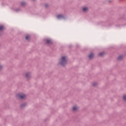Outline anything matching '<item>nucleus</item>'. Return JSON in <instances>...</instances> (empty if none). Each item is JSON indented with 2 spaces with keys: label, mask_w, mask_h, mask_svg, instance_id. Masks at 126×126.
<instances>
[{
  "label": "nucleus",
  "mask_w": 126,
  "mask_h": 126,
  "mask_svg": "<svg viewBox=\"0 0 126 126\" xmlns=\"http://www.w3.org/2000/svg\"><path fill=\"white\" fill-rule=\"evenodd\" d=\"M67 58L66 57H63L61 58V61L60 62V64L61 65H65L66 64V63H67Z\"/></svg>",
  "instance_id": "1"
},
{
  "label": "nucleus",
  "mask_w": 126,
  "mask_h": 126,
  "mask_svg": "<svg viewBox=\"0 0 126 126\" xmlns=\"http://www.w3.org/2000/svg\"><path fill=\"white\" fill-rule=\"evenodd\" d=\"M18 97H19L21 99H25V98H26V95L23 94H18Z\"/></svg>",
  "instance_id": "2"
},
{
  "label": "nucleus",
  "mask_w": 126,
  "mask_h": 126,
  "mask_svg": "<svg viewBox=\"0 0 126 126\" xmlns=\"http://www.w3.org/2000/svg\"><path fill=\"white\" fill-rule=\"evenodd\" d=\"M57 18L58 19H61V18H63V16L62 14L58 15L57 16Z\"/></svg>",
  "instance_id": "3"
},
{
  "label": "nucleus",
  "mask_w": 126,
  "mask_h": 126,
  "mask_svg": "<svg viewBox=\"0 0 126 126\" xmlns=\"http://www.w3.org/2000/svg\"><path fill=\"white\" fill-rule=\"evenodd\" d=\"M78 110V107L75 106L73 107V111H77Z\"/></svg>",
  "instance_id": "4"
},
{
  "label": "nucleus",
  "mask_w": 126,
  "mask_h": 126,
  "mask_svg": "<svg viewBox=\"0 0 126 126\" xmlns=\"http://www.w3.org/2000/svg\"><path fill=\"white\" fill-rule=\"evenodd\" d=\"M93 57H94V54H91L89 56V59H92V58H93Z\"/></svg>",
  "instance_id": "5"
},
{
  "label": "nucleus",
  "mask_w": 126,
  "mask_h": 126,
  "mask_svg": "<svg viewBox=\"0 0 126 126\" xmlns=\"http://www.w3.org/2000/svg\"><path fill=\"white\" fill-rule=\"evenodd\" d=\"M46 43L47 44H51V43H52V40H51V39H47L46 40Z\"/></svg>",
  "instance_id": "6"
},
{
  "label": "nucleus",
  "mask_w": 126,
  "mask_h": 126,
  "mask_svg": "<svg viewBox=\"0 0 126 126\" xmlns=\"http://www.w3.org/2000/svg\"><path fill=\"white\" fill-rule=\"evenodd\" d=\"M99 56H100V57H103V56L104 55H105V53H104V52H101V53H99Z\"/></svg>",
  "instance_id": "7"
},
{
  "label": "nucleus",
  "mask_w": 126,
  "mask_h": 126,
  "mask_svg": "<svg viewBox=\"0 0 126 126\" xmlns=\"http://www.w3.org/2000/svg\"><path fill=\"white\" fill-rule=\"evenodd\" d=\"M83 11H87L88 10V8L85 7L83 8Z\"/></svg>",
  "instance_id": "8"
},
{
  "label": "nucleus",
  "mask_w": 126,
  "mask_h": 126,
  "mask_svg": "<svg viewBox=\"0 0 126 126\" xmlns=\"http://www.w3.org/2000/svg\"><path fill=\"white\" fill-rule=\"evenodd\" d=\"M4 29V27L3 26H0V31H1V30H3Z\"/></svg>",
  "instance_id": "9"
},
{
  "label": "nucleus",
  "mask_w": 126,
  "mask_h": 126,
  "mask_svg": "<svg viewBox=\"0 0 126 126\" xmlns=\"http://www.w3.org/2000/svg\"><path fill=\"white\" fill-rule=\"evenodd\" d=\"M26 4V3L25 2L23 1L21 2L22 6H24V5H25Z\"/></svg>",
  "instance_id": "10"
},
{
  "label": "nucleus",
  "mask_w": 126,
  "mask_h": 126,
  "mask_svg": "<svg viewBox=\"0 0 126 126\" xmlns=\"http://www.w3.org/2000/svg\"><path fill=\"white\" fill-rule=\"evenodd\" d=\"M26 40H30V35H27L26 36Z\"/></svg>",
  "instance_id": "11"
},
{
  "label": "nucleus",
  "mask_w": 126,
  "mask_h": 126,
  "mask_svg": "<svg viewBox=\"0 0 126 126\" xmlns=\"http://www.w3.org/2000/svg\"><path fill=\"white\" fill-rule=\"evenodd\" d=\"M30 76V73H28L26 74V77H29Z\"/></svg>",
  "instance_id": "12"
},
{
  "label": "nucleus",
  "mask_w": 126,
  "mask_h": 126,
  "mask_svg": "<svg viewBox=\"0 0 126 126\" xmlns=\"http://www.w3.org/2000/svg\"><path fill=\"white\" fill-rule=\"evenodd\" d=\"M122 59H123V56H119V57H118V60L119 61H120V60H122Z\"/></svg>",
  "instance_id": "13"
},
{
  "label": "nucleus",
  "mask_w": 126,
  "mask_h": 126,
  "mask_svg": "<svg viewBox=\"0 0 126 126\" xmlns=\"http://www.w3.org/2000/svg\"><path fill=\"white\" fill-rule=\"evenodd\" d=\"M123 99L125 101H126V95L123 96Z\"/></svg>",
  "instance_id": "14"
},
{
  "label": "nucleus",
  "mask_w": 126,
  "mask_h": 126,
  "mask_svg": "<svg viewBox=\"0 0 126 126\" xmlns=\"http://www.w3.org/2000/svg\"><path fill=\"white\" fill-rule=\"evenodd\" d=\"M48 6H49V4H45V7H48Z\"/></svg>",
  "instance_id": "15"
},
{
  "label": "nucleus",
  "mask_w": 126,
  "mask_h": 126,
  "mask_svg": "<svg viewBox=\"0 0 126 126\" xmlns=\"http://www.w3.org/2000/svg\"><path fill=\"white\" fill-rule=\"evenodd\" d=\"M0 69H2V66L0 65Z\"/></svg>",
  "instance_id": "16"
},
{
  "label": "nucleus",
  "mask_w": 126,
  "mask_h": 126,
  "mask_svg": "<svg viewBox=\"0 0 126 126\" xmlns=\"http://www.w3.org/2000/svg\"><path fill=\"white\" fill-rule=\"evenodd\" d=\"M96 84H96V83L93 84V86H96Z\"/></svg>",
  "instance_id": "17"
}]
</instances>
